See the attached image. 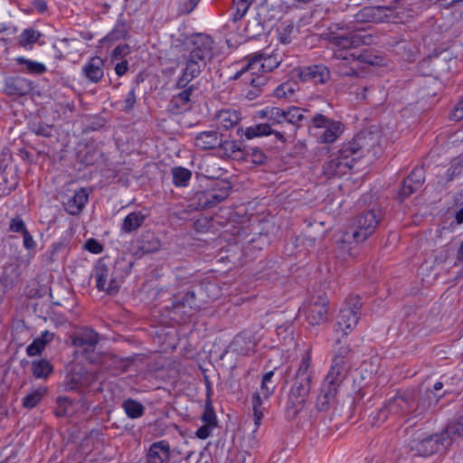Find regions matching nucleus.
<instances>
[{
  "mask_svg": "<svg viewBox=\"0 0 463 463\" xmlns=\"http://www.w3.org/2000/svg\"><path fill=\"white\" fill-rule=\"evenodd\" d=\"M40 37V32L33 28H27L24 30L22 33L18 36V43L21 46L24 48L32 47V45L35 43Z\"/></svg>",
  "mask_w": 463,
  "mask_h": 463,
  "instance_id": "nucleus-41",
  "label": "nucleus"
},
{
  "mask_svg": "<svg viewBox=\"0 0 463 463\" xmlns=\"http://www.w3.org/2000/svg\"><path fill=\"white\" fill-rule=\"evenodd\" d=\"M334 352L335 355L329 371H339V373H341L342 377L345 378V375L349 368L347 365L346 357L350 353V348L348 345H341V339L337 338L335 341Z\"/></svg>",
  "mask_w": 463,
  "mask_h": 463,
  "instance_id": "nucleus-20",
  "label": "nucleus"
},
{
  "mask_svg": "<svg viewBox=\"0 0 463 463\" xmlns=\"http://www.w3.org/2000/svg\"><path fill=\"white\" fill-rule=\"evenodd\" d=\"M88 199L89 193L87 189L81 188L64 203L65 210L71 215H77L82 211Z\"/></svg>",
  "mask_w": 463,
  "mask_h": 463,
  "instance_id": "nucleus-26",
  "label": "nucleus"
},
{
  "mask_svg": "<svg viewBox=\"0 0 463 463\" xmlns=\"http://www.w3.org/2000/svg\"><path fill=\"white\" fill-rule=\"evenodd\" d=\"M46 393L45 388H39L33 391L23 398L22 404L26 409L34 408Z\"/></svg>",
  "mask_w": 463,
  "mask_h": 463,
  "instance_id": "nucleus-45",
  "label": "nucleus"
},
{
  "mask_svg": "<svg viewBox=\"0 0 463 463\" xmlns=\"http://www.w3.org/2000/svg\"><path fill=\"white\" fill-rule=\"evenodd\" d=\"M293 73L304 82L311 81L316 84H325L330 78L329 70L323 64L298 67L293 71Z\"/></svg>",
  "mask_w": 463,
  "mask_h": 463,
  "instance_id": "nucleus-15",
  "label": "nucleus"
},
{
  "mask_svg": "<svg viewBox=\"0 0 463 463\" xmlns=\"http://www.w3.org/2000/svg\"><path fill=\"white\" fill-rule=\"evenodd\" d=\"M268 123L257 124L245 129L244 135L247 139L274 134L281 142H286L284 133L275 130L272 126L285 122V109L278 107H268Z\"/></svg>",
  "mask_w": 463,
  "mask_h": 463,
  "instance_id": "nucleus-6",
  "label": "nucleus"
},
{
  "mask_svg": "<svg viewBox=\"0 0 463 463\" xmlns=\"http://www.w3.org/2000/svg\"><path fill=\"white\" fill-rule=\"evenodd\" d=\"M195 146L202 150L214 149L222 144V136L216 131H203L196 135Z\"/></svg>",
  "mask_w": 463,
  "mask_h": 463,
  "instance_id": "nucleus-25",
  "label": "nucleus"
},
{
  "mask_svg": "<svg viewBox=\"0 0 463 463\" xmlns=\"http://www.w3.org/2000/svg\"><path fill=\"white\" fill-rule=\"evenodd\" d=\"M243 155L246 160L250 161L254 165H262L267 160L265 153L256 146L244 148Z\"/></svg>",
  "mask_w": 463,
  "mask_h": 463,
  "instance_id": "nucleus-44",
  "label": "nucleus"
},
{
  "mask_svg": "<svg viewBox=\"0 0 463 463\" xmlns=\"http://www.w3.org/2000/svg\"><path fill=\"white\" fill-rule=\"evenodd\" d=\"M52 371L53 366L47 359L34 360L32 363V373L37 379H46Z\"/></svg>",
  "mask_w": 463,
  "mask_h": 463,
  "instance_id": "nucleus-35",
  "label": "nucleus"
},
{
  "mask_svg": "<svg viewBox=\"0 0 463 463\" xmlns=\"http://www.w3.org/2000/svg\"><path fill=\"white\" fill-rule=\"evenodd\" d=\"M122 408L130 419H138L144 415L145 407L143 404L134 399H127L122 403Z\"/></svg>",
  "mask_w": 463,
  "mask_h": 463,
  "instance_id": "nucleus-37",
  "label": "nucleus"
},
{
  "mask_svg": "<svg viewBox=\"0 0 463 463\" xmlns=\"http://www.w3.org/2000/svg\"><path fill=\"white\" fill-rule=\"evenodd\" d=\"M418 188H414V184L412 182H408V176L403 181L402 185L399 192V196L402 199L409 197L411 194L418 191Z\"/></svg>",
  "mask_w": 463,
  "mask_h": 463,
  "instance_id": "nucleus-55",
  "label": "nucleus"
},
{
  "mask_svg": "<svg viewBox=\"0 0 463 463\" xmlns=\"http://www.w3.org/2000/svg\"><path fill=\"white\" fill-rule=\"evenodd\" d=\"M193 91V88L190 87L181 91L178 95L175 96L171 100V103L174 107L177 109H183L185 110V106L190 102V97Z\"/></svg>",
  "mask_w": 463,
  "mask_h": 463,
  "instance_id": "nucleus-49",
  "label": "nucleus"
},
{
  "mask_svg": "<svg viewBox=\"0 0 463 463\" xmlns=\"http://www.w3.org/2000/svg\"><path fill=\"white\" fill-rule=\"evenodd\" d=\"M400 2V0H394L392 3H391L390 6H377V7H368L364 8L360 14H357V19L361 20V16L365 18L367 21H376L377 15L381 13H383L384 11H390L392 9L397 8V4Z\"/></svg>",
  "mask_w": 463,
  "mask_h": 463,
  "instance_id": "nucleus-36",
  "label": "nucleus"
},
{
  "mask_svg": "<svg viewBox=\"0 0 463 463\" xmlns=\"http://www.w3.org/2000/svg\"><path fill=\"white\" fill-rule=\"evenodd\" d=\"M137 248L136 254L153 253L161 248V241L154 232L147 231L143 232L137 240Z\"/></svg>",
  "mask_w": 463,
  "mask_h": 463,
  "instance_id": "nucleus-22",
  "label": "nucleus"
},
{
  "mask_svg": "<svg viewBox=\"0 0 463 463\" xmlns=\"http://www.w3.org/2000/svg\"><path fill=\"white\" fill-rule=\"evenodd\" d=\"M260 55H253L248 61V63L238 71L231 79L238 80L241 79L245 84H250V77H255L257 73V67L259 64Z\"/></svg>",
  "mask_w": 463,
  "mask_h": 463,
  "instance_id": "nucleus-31",
  "label": "nucleus"
},
{
  "mask_svg": "<svg viewBox=\"0 0 463 463\" xmlns=\"http://www.w3.org/2000/svg\"><path fill=\"white\" fill-rule=\"evenodd\" d=\"M15 61L18 64L25 66V69L23 71L26 73L42 75L47 71V68L43 63L32 61L22 56L15 58Z\"/></svg>",
  "mask_w": 463,
  "mask_h": 463,
  "instance_id": "nucleus-38",
  "label": "nucleus"
},
{
  "mask_svg": "<svg viewBox=\"0 0 463 463\" xmlns=\"http://www.w3.org/2000/svg\"><path fill=\"white\" fill-rule=\"evenodd\" d=\"M255 55H260L261 58H260L259 64L257 67V71H262L263 72L271 71L274 69L278 68L280 64V59L278 57L277 54H265L263 52L256 53Z\"/></svg>",
  "mask_w": 463,
  "mask_h": 463,
  "instance_id": "nucleus-39",
  "label": "nucleus"
},
{
  "mask_svg": "<svg viewBox=\"0 0 463 463\" xmlns=\"http://www.w3.org/2000/svg\"><path fill=\"white\" fill-rule=\"evenodd\" d=\"M84 249L94 254H99L103 250L102 245L95 239H89L85 242Z\"/></svg>",
  "mask_w": 463,
  "mask_h": 463,
  "instance_id": "nucleus-60",
  "label": "nucleus"
},
{
  "mask_svg": "<svg viewBox=\"0 0 463 463\" xmlns=\"http://www.w3.org/2000/svg\"><path fill=\"white\" fill-rule=\"evenodd\" d=\"M211 190L199 191L195 193L193 201L197 210H206L213 208Z\"/></svg>",
  "mask_w": 463,
  "mask_h": 463,
  "instance_id": "nucleus-42",
  "label": "nucleus"
},
{
  "mask_svg": "<svg viewBox=\"0 0 463 463\" xmlns=\"http://www.w3.org/2000/svg\"><path fill=\"white\" fill-rule=\"evenodd\" d=\"M311 121L315 128L325 129L318 137L320 143H333L343 132L344 126L340 121L333 120L321 113H316L311 118Z\"/></svg>",
  "mask_w": 463,
  "mask_h": 463,
  "instance_id": "nucleus-11",
  "label": "nucleus"
},
{
  "mask_svg": "<svg viewBox=\"0 0 463 463\" xmlns=\"http://www.w3.org/2000/svg\"><path fill=\"white\" fill-rule=\"evenodd\" d=\"M350 61H359L361 63L369 64V65H377L382 61V58L373 55L369 51H364L361 53L351 52L350 53Z\"/></svg>",
  "mask_w": 463,
  "mask_h": 463,
  "instance_id": "nucleus-43",
  "label": "nucleus"
},
{
  "mask_svg": "<svg viewBox=\"0 0 463 463\" xmlns=\"http://www.w3.org/2000/svg\"><path fill=\"white\" fill-rule=\"evenodd\" d=\"M212 194V205L215 207L228 198L232 191V184L226 180L217 181L210 189Z\"/></svg>",
  "mask_w": 463,
  "mask_h": 463,
  "instance_id": "nucleus-27",
  "label": "nucleus"
},
{
  "mask_svg": "<svg viewBox=\"0 0 463 463\" xmlns=\"http://www.w3.org/2000/svg\"><path fill=\"white\" fill-rule=\"evenodd\" d=\"M273 376V371L266 373L261 380L260 392H255L252 396L254 421L257 426L260 424V420L263 417V409L261 407L263 400H268L276 389Z\"/></svg>",
  "mask_w": 463,
  "mask_h": 463,
  "instance_id": "nucleus-10",
  "label": "nucleus"
},
{
  "mask_svg": "<svg viewBox=\"0 0 463 463\" xmlns=\"http://www.w3.org/2000/svg\"><path fill=\"white\" fill-rule=\"evenodd\" d=\"M219 155L222 157H231L233 156L237 152L241 151V148L238 145L236 141H223L222 139V144L218 146Z\"/></svg>",
  "mask_w": 463,
  "mask_h": 463,
  "instance_id": "nucleus-47",
  "label": "nucleus"
},
{
  "mask_svg": "<svg viewBox=\"0 0 463 463\" xmlns=\"http://www.w3.org/2000/svg\"><path fill=\"white\" fill-rule=\"evenodd\" d=\"M232 345L239 354L249 355L254 350L255 341L250 335L239 334L233 339Z\"/></svg>",
  "mask_w": 463,
  "mask_h": 463,
  "instance_id": "nucleus-29",
  "label": "nucleus"
},
{
  "mask_svg": "<svg viewBox=\"0 0 463 463\" xmlns=\"http://www.w3.org/2000/svg\"><path fill=\"white\" fill-rule=\"evenodd\" d=\"M94 379L93 374L80 368L79 371H73L71 375L68 376L65 389L67 391H80L91 385Z\"/></svg>",
  "mask_w": 463,
  "mask_h": 463,
  "instance_id": "nucleus-18",
  "label": "nucleus"
},
{
  "mask_svg": "<svg viewBox=\"0 0 463 463\" xmlns=\"http://www.w3.org/2000/svg\"><path fill=\"white\" fill-rule=\"evenodd\" d=\"M299 90L296 80H287L279 85L274 90V96L279 99L291 98Z\"/></svg>",
  "mask_w": 463,
  "mask_h": 463,
  "instance_id": "nucleus-40",
  "label": "nucleus"
},
{
  "mask_svg": "<svg viewBox=\"0 0 463 463\" xmlns=\"http://www.w3.org/2000/svg\"><path fill=\"white\" fill-rule=\"evenodd\" d=\"M96 288L99 291L115 294L120 288L121 281L114 275L111 269L102 260H99L94 270Z\"/></svg>",
  "mask_w": 463,
  "mask_h": 463,
  "instance_id": "nucleus-12",
  "label": "nucleus"
},
{
  "mask_svg": "<svg viewBox=\"0 0 463 463\" xmlns=\"http://www.w3.org/2000/svg\"><path fill=\"white\" fill-rule=\"evenodd\" d=\"M388 419H390V416L385 405H383L375 414L372 415L371 423L373 426H379Z\"/></svg>",
  "mask_w": 463,
  "mask_h": 463,
  "instance_id": "nucleus-53",
  "label": "nucleus"
},
{
  "mask_svg": "<svg viewBox=\"0 0 463 463\" xmlns=\"http://www.w3.org/2000/svg\"><path fill=\"white\" fill-rule=\"evenodd\" d=\"M184 47L188 55L185 57V67L176 82L178 89L185 88L194 79L198 77L205 68L207 61L213 56V40L204 33H194L184 40Z\"/></svg>",
  "mask_w": 463,
  "mask_h": 463,
  "instance_id": "nucleus-2",
  "label": "nucleus"
},
{
  "mask_svg": "<svg viewBox=\"0 0 463 463\" xmlns=\"http://www.w3.org/2000/svg\"><path fill=\"white\" fill-rule=\"evenodd\" d=\"M213 427L214 426H213V425L204 423L203 426H201L196 430V433H195L196 437L201 439H205L209 438L211 435V432H212V428H213Z\"/></svg>",
  "mask_w": 463,
  "mask_h": 463,
  "instance_id": "nucleus-64",
  "label": "nucleus"
},
{
  "mask_svg": "<svg viewBox=\"0 0 463 463\" xmlns=\"http://www.w3.org/2000/svg\"><path fill=\"white\" fill-rule=\"evenodd\" d=\"M70 404V400L67 397L61 396L57 398V408L55 414L58 417H63L67 413V406Z\"/></svg>",
  "mask_w": 463,
  "mask_h": 463,
  "instance_id": "nucleus-56",
  "label": "nucleus"
},
{
  "mask_svg": "<svg viewBox=\"0 0 463 463\" xmlns=\"http://www.w3.org/2000/svg\"><path fill=\"white\" fill-rule=\"evenodd\" d=\"M191 176V171L184 167L178 166L173 169V183L176 186H186Z\"/></svg>",
  "mask_w": 463,
  "mask_h": 463,
  "instance_id": "nucleus-46",
  "label": "nucleus"
},
{
  "mask_svg": "<svg viewBox=\"0 0 463 463\" xmlns=\"http://www.w3.org/2000/svg\"><path fill=\"white\" fill-rule=\"evenodd\" d=\"M216 120L220 128L229 129L238 124L240 117L236 111L222 110L218 113Z\"/></svg>",
  "mask_w": 463,
  "mask_h": 463,
  "instance_id": "nucleus-34",
  "label": "nucleus"
},
{
  "mask_svg": "<svg viewBox=\"0 0 463 463\" xmlns=\"http://www.w3.org/2000/svg\"><path fill=\"white\" fill-rule=\"evenodd\" d=\"M383 211L379 205H374L372 209L359 214L349 232L345 234V240L350 238L355 242H363L370 237L376 230L383 219Z\"/></svg>",
  "mask_w": 463,
  "mask_h": 463,
  "instance_id": "nucleus-5",
  "label": "nucleus"
},
{
  "mask_svg": "<svg viewBox=\"0 0 463 463\" xmlns=\"http://www.w3.org/2000/svg\"><path fill=\"white\" fill-rule=\"evenodd\" d=\"M446 441L447 439L440 434L418 437L411 441V450L417 456L430 457L437 453Z\"/></svg>",
  "mask_w": 463,
  "mask_h": 463,
  "instance_id": "nucleus-14",
  "label": "nucleus"
},
{
  "mask_svg": "<svg viewBox=\"0 0 463 463\" xmlns=\"http://www.w3.org/2000/svg\"><path fill=\"white\" fill-rule=\"evenodd\" d=\"M199 1L200 0H179L178 13L180 14H190L198 5Z\"/></svg>",
  "mask_w": 463,
  "mask_h": 463,
  "instance_id": "nucleus-54",
  "label": "nucleus"
},
{
  "mask_svg": "<svg viewBox=\"0 0 463 463\" xmlns=\"http://www.w3.org/2000/svg\"><path fill=\"white\" fill-rule=\"evenodd\" d=\"M462 170L463 166L459 163H453L447 170L448 181H451L455 176L459 175Z\"/></svg>",
  "mask_w": 463,
  "mask_h": 463,
  "instance_id": "nucleus-63",
  "label": "nucleus"
},
{
  "mask_svg": "<svg viewBox=\"0 0 463 463\" xmlns=\"http://www.w3.org/2000/svg\"><path fill=\"white\" fill-rule=\"evenodd\" d=\"M31 90V81L25 78L12 77L5 81V92L10 96H24Z\"/></svg>",
  "mask_w": 463,
  "mask_h": 463,
  "instance_id": "nucleus-24",
  "label": "nucleus"
},
{
  "mask_svg": "<svg viewBox=\"0 0 463 463\" xmlns=\"http://www.w3.org/2000/svg\"><path fill=\"white\" fill-rule=\"evenodd\" d=\"M327 303L326 297L317 296L304 304L301 311L310 325H321L327 320Z\"/></svg>",
  "mask_w": 463,
  "mask_h": 463,
  "instance_id": "nucleus-13",
  "label": "nucleus"
},
{
  "mask_svg": "<svg viewBox=\"0 0 463 463\" xmlns=\"http://www.w3.org/2000/svg\"><path fill=\"white\" fill-rule=\"evenodd\" d=\"M173 309L183 310V313L190 317L200 308V304L196 298L194 290L187 291L182 298L174 297L172 303Z\"/></svg>",
  "mask_w": 463,
  "mask_h": 463,
  "instance_id": "nucleus-17",
  "label": "nucleus"
},
{
  "mask_svg": "<svg viewBox=\"0 0 463 463\" xmlns=\"http://www.w3.org/2000/svg\"><path fill=\"white\" fill-rule=\"evenodd\" d=\"M54 338V333L45 330L39 337H36L26 348V354L29 356H35L42 354L47 344Z\"/></svg>",
  "mask_w": 463,
  "mask_h": 463,
  "instance_id": "nucleus-28",
  "label": "nucleus"
},
{
  "mask_svg": "<svg viewBox=\"0 0 463 463\" xmlns=\"http://www.w3.org/2000/svg\"><path fill=\"white\" fill-rule=\"evenodd\" d=\"M147 463H169L170 446L166 440H160L150 445L146 454Z\"/></svg>",
  "mask_w": 463,
  "mask_h": 463,
  "instance_id": "nucleus-19",
  "label": "nucleus"
},
{
  "mask_svg": "<svg viewBox=\"0 0 463 463\" xmlns=\"http://www.w3.org/2000/svg\"><path fill=\"white\" fill-rule=\"evenodd\" d=\"M344 307L351 308L354 313L360 316V310L362 307V301L359 296L350 298L345 303Z\"/></svg>",
  "mask_w": 463,
  "mask_h": 463,
  "instance_id": "nucleus-58",
  "label": "nucleus"
},
{
  "mask_svg": "<svg viewBox=\"0 0 463 463\" xmlns=\"http://www.w3.org/2000/svg\"><path fill=\"white\" fill-rule=\"evenodd\" d=\"M201 420L203 422L206 424H210L213 426L217 425L216 414L213 406V403L210 399V394L207 395V401L205 402L204 411L201 416Z\"/></svg>",
  "mask_w": 463,
  "mask_h": 463,
  "instance_id": "nucleus-48",
  "label": "nucleus"
},
{
  "mask_svg": "<svg viewBox=\"0 0 463 463\" xmlns=\"http://www.w3.org/2000/svg\"><path fill=\"white\" fill-rule=\"evenodd\" d=\"M10 231L13 232H21L23 234L24 231H27V229L24 221L20 217H16L11 221Z\"/></svg>",
  "mask_w": 463,
  "mask_h": 463,
  "instance_id": "nucleus-61",
  "label": "nucleus"
},
{
  "mask_svg": "<svg viewBox=\"0 0 463 463\" xmlns=\"http://www.w3.org/2000/svg\"><path fill=\"white\" fill-rule=\"evenodd\" d=\"M104 61L100 57H92L83 67L82 74L91 82L98 83L104 76Z\"/></svg>",
  "mask_w": 463,
  "mask_h": 463,
  "instance_id": "nucleus-23",
  "label": "nucleus"
},
{
  "mask_svg": "<svg viewBox=\"0 0 463 463\" xmlns=\"http://www.w3.org/2000/svg\"><path fill=\"white\" fill-rule=\"evenodd\" d=\"M33 132L37 136L45 137H52V127L49 125L37 124L32 128Z\"/></svg>",
  "mask_w": 463,
  "mask_h": 463,
  "instance_id": "nucleus-59",
  "label": "nucleus"
},
{
  "mask_svg": "<svg viewBox=\"0 0 463 463\" xmlns=\"http://www.w3.org/2000/svg\"><path fill=\"white\" fill-rule=\"evenodd\" d=\"M345 380L339 371H329L321 385L317 399V408L320 411H328L335 403L338 388Z\"/></svg>",
  "mask_w": 463,
  "mask_h": 463,
  "instance_id": "nucleus-9",
  "label": "nucleus"
},
{
  "mask_svg": "<svg viewBox=\"0 0 463 463\" xmlns=\"http://www.w3.org/2000/svg\"><path fill=\"white\" fill-rule=\"evenodd\" d=\"M359 320V315L354 313L351 308L342 307L340 309L337 321L335 325V331L336 333H342L343 335H346L357 324Z\"/></svg>",
  "mask_w": 463,
  "mask_h": 463,
  "instance_id": "nucleus-21",
  "label": "nucleus"
},
{
  "mask_svg": "<svg viewBox=\"0 0 463 463\" xmlns=\"http://www.w3.org/2000/svg\"><path fill=\"white\" fill-rule=\"evenodd\" d=\"M432 402L428 403L423 401L420 402H415V397L412 393L405 392L397 394L390 399L384 405L388 411L390 419L396 420L405 418L411 414L419 416L423 414L429 408L431 407Z\"/></svg>",
  "mask_w": 463,
  "mask_h": 463,
  "instance_id": "nucleus-4",
  "label": "nucleus"
},
{
  "mask_svg": "<svg viewBox=\"0 0 463 463\" xmlns=\"http://www.w3.org/2000/svg\"><path fill=\"white\" fill-rule=\"evenodd\" d=\"M127 35V28L123 23H117L113 30L107 35V39L116 41Z\"/></svg>",
  "mask_w": 463,
  "mask_h": 463,
  "instance_id": "nucleus-52",
  "label": "nucleus"
},
{
  "mask_svg": "<svg viewBox=\"0 0 463 463\" xmlns=\"http://www.w3.org/2000/svg\"><path fill=\"white\" fill-rule=\"evenodd\" d=\"M378 143V136L373 132H360L351 141L344 144L336 154L329 156L323 165L327 177L347 174L355 162L370 153Z\"/></svg>",
  "mask_w": 463,
  "mask_h": 463,
  "instance_id": "nucleus-1",
  "label": "nucleus"
},
{
  "mask_svg": "<svg viewBox=\"0 0 463 463\" xmlns=\"http://www.w3.org/2000/svg\"><path fill=\"white\" fill-rule=\"evenodd\" d=\"M425 181V173L422 167H415L408 175V182L414 184V188L420 189Z\"/></svg>",
  "mask_w": 463,
  "mask_h": 463,
  "instance_id": "nucleus-51",
  "label": "nucleus"
},
{
  "mask_svg": "<svg viewBox=\"0 0 463 463\" xmlns=\"http://www.w3.org/2000/svg\"><path fill=\"white\" fill-rule=\"evenodd\" d=\"M330 43L338 48L335 51V56L339 60L350 61L351 52H345V50L354 49L361 45H369L372 43L373 36L371 34H362L360 33H352L348 35L340 33H332L329 39Z\"/></svg>",
  "mask_w": 463,
  "mask_h": 463,
  "instance_id": "nucleus-8",
  "label": "nucleus"
},
{
  "mask_svg": "<svg viewBox=\"0 0 463 463\" xmlns=\"http://www.w3.org/2000/svg\"><path fill=\"white\" fill-rule=\"evenodd\" d=\"M314 373L311 370V357L307 352L301 359L288 394V405L294 409L296 415L305 404L312 386Z\"/></svg>",
  "mask_w": 463,
  "mask_h": 463,
  "instance_id": "nucleus-3",
  "label": "nucleus"
},
{
  "mask_svg": "<svg viewBox=\"0 0 463 463\" xmlns=\"http://www.w3.org/2000/svg\"><path fill=\"white\" fill-rule=\"evenodd\" d=\"M268 81V78L266 75H256L255 77H250V85L257 90H260V88L266 85Z\"/></svg>",
  "mask_w": 463,
  "mask_h": 463,
  "instance_id": "nucleus-62",
  "label": "nucleus"
},
{
  "mask_svg": "<svg viewBox=\"0 0 463 463\" xmlns=\"http://www.w3.org/2000/svg\"><path fill=\"white\" fill-rule=\"evenodd\" d=\"M146 217L147 214L143 213L142 211L130 213L123 220L121 231L126 233H130L137 230L139 227L142 226Z\"/></svg>",
  "mask_w": 463,
  "mask_h": 463,
  "instance_id": "nucleus-30",
  "label": "nucleus"
},
{
  "mask_svg": "<svg viewBox=\"0 0 463 463\" xmlns=\"http://www.w3.org/2000/svg\"><path fill=\"white\" fill-rule=\"evenodd\" d=\"M449 380V377L445 375L441 376L440 380L434 383L432 390H427L424 392V394L419 400L420 402H422L423 401H425L426 403H428L429 402H432L431 406L436 405L439 400L445 394L443 393L441 395H437L435 394V392L440 391L443 387H445Z\"/></svg>",
  "mask_w": 463,
  "mask_h": 463,
  "instance_id": "nucleus-33",
  "label": "nucleus"
},
{
  "mask_svg": "<svg viewBox=\"0 0 463 463\" xmlns=\"http://www.w3.org/2000/svg\"><path fill=\"white\" fill-rule=\"evenodd\" d=\"M306 110L298 107H291L285 109V122L291 124L296 128L302 126L303 123L309 125L311 118L305 116Z\"/></svg>",
  "mask_w": 463,
  "mask_h": 463,
  "instance_id": "nucleus-32",
  "label": "nucleus"
},
{
  "mask_svg": "<svg viewBox=\"0 0 463 463\" xmlns=\"http://www.w3.org/2000/svg\"><path fill=\"white\" fill-rule=\"evenodd\" d=\"M136 99H137L136 92H135V90L132 89L131 90L128 91V93L127 94V96L124 99L122 109L126 112L132 110L135 107Z\"/></svg>",
  "mask_w": 463,
  "mask_h": 463,
  "instance_id": "nucleus-57",
  "label": "nucleus"
},
{
  "mask_svg": "<svg viewBox=\"0 0 463 463\" xmlns=\"http://www.w3.org/2000/svg\"><path fill=\"white\" fill-rule=\"evenodd\" d=\"M463 434V414L455 420L449 422L446 428V435L453 439L455 436L460 437Z\"/></svg>",
  "mask_w": 463,
  "mask_h": 463,
  "instance_id": "nucleus-50",
  "label": "nucleus"
},
{
  "mask_svg": "<svg viewBox=\"0 0 463 463\" xmlns=\"http://www.w3.org/2000/svg\"><path fill=\"white\" fill-rule=\"evenodd\" d=\"M100 363L103 368L111 375H118L128 371V367L132 364V360L107 354L101 357Z\"/></svg>",
  "mask_w": 463,
  "mask_h": 463,
  "instance_id": "nucleus-16",
  "label": "nucleus"
},
{
  "mask_svg": "<svg viewBox=\"0 0 463 463\" xmlns=\"http://www.w3.org/2000/svg\"><path fill=\"white\" fill-rule=\"evenodd\" d=\"M72 345L77 352L81 353L90 363L99 361L97 346L99 340V334L90 327L77 329L71 336Z\"/></svg>",
  "mask_w": 463,
  "mask_h": 463,
  "instance_id": "nucleus-7",
  "label": "nucleus"
}]
</instances>
